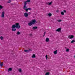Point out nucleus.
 I'll return each mask as SVG.
<instances>
[{
    "label": "nucleus",
    "mask_w": 75,
    "mask_h": 75,
    "mask_svg": "<svg viewBox=\"0 0 75 75\" xmlns=\"http://www.w3.org/2000/svg\"><path fill=\"white\" fill-rule=\"evenodd\" d=\"M74 36L73 35H69L68 36V38L69 39H72V38H74Z\"/></svg>",
    "instance_id": "nucleus-3"
},
{
    "label": "nucleus",
    "mask_w": 75,
    "mask_h": 75,
    "mask_svg": "<svg viewBox=\"0 0 75 75\" xmlns=\"http://www.w3.org/2000/svg\"><path fill=\"white\" fill-rule=\"evenodd\" d=\"M16 25H12V28H15V27L16 28H18V29H20V25H19V23H16Z\"/></svg>",
    "instance_id": "nucleus-1"
},
{
    "label": "nucleus",
    "mask_w": 75,
    "mask_h": 75,
    "mask_svg": "<svg viewBox=\"0 0 75 75\" xmlns=\"http://www.w3.org/2000/svg\"><path fill=\"white\" fill-rule=\"evenodd\" d=\"M31 10V8H27L26 9V12H27V11H28V10Z\"/></svg>",
    "instance_id": "nucleus-14"
},
{
    "label": "nucleus",
    "mask_w": 75,
    "mask_h": 75,
    "mask_svg": "<svg viewBox=\"0 0 75 75\" xmlns=\"http://www.w3.org/2000/svg\"><path fill=\"white\" fill-rule=\"evenodd\" d=\"M16 28H12V31H16Z\"/></svg>",
    "instance_id": "nucleus-16"
},
{
    "label": "nucleus",
    "mask_w": 75,
    "mask_h": 75,
    "mask_svg": "<svg viewBox=\"0 0 75 75\" xmlns=\"http://www.w3.org/2000/svg\"><path fill=\"white\" fill-rule=\"evenodd\" d=\"M0 66H1V67L3 66V63L0 62Z\"/></svg>",
    "instance_id": "nucleus-21"
},
{
    "label": "nucleus",
    "mask_w": 75,
    "mask_h": 75,
    "mask_svg": "<svg viewBox=\"0 0 75 75\" xmlns=\"http://www.w3.org/2000/svg\"><path fill=\"white\" fill-rule=\"evenodd\" d=\"M45 57L46 58V59H47V58H48V55H46Z\"/></svg>",
    "instance_id": "nucleus-29"
},
{
    "label": "nucleus",
    "mask_w": 75,
    "mask_h": 75,
    "mask_svg": "<svg viewBox=\"0 0 75 75\" xmlns=\"http://www.w3.org/2000/svg\"><path fill=\"white\" fill-rule=\"evenodd\" d=\"M29 36H32V34H29Z\"/></svg>",
    "instance_id": "nucleus-34"
},
{
    "label": "nucleus",
    "mask_w": 75,
    "mask_h": 75,
    "mask_svg": "<svg viewBox=\"0 0 75 75\" xmlns=\"http://www.w3.org/2000/svg\"><path fill=\"white\" fill-rule=\"evenodd\" d=\"M4 11H3L1 15V17L2 18L4 17V14H5Z\"/></svg>",
    "instance_id": "nucleus-4"
},
{
    "label": "nucleus",
    "mask_w": 75,
    "mask_h": 75,
    "mask_svg": "<svg viewBox=\"0 0 75 75\" xmlns=\"http://www.w3.org/2000/svg\"><path fill=\"white\" fill-rule=\"evenodd\" d=\"M33 24L31 22L28 23V25L29 26H31V25H33Z\"/></svg>",
    "instance_id": "nucleus-9"
},
{
    "label": "nucleus",
    "mask_w": 75,
    "mask_h": 75,
    "mask_svg": "<svg viewBox=\"0 0 75 75\" xmlns=\"http://www.w3.org/2000/svg\"><path fill=\"white\" fill-rule=\"evenodd\" d=\"M38 28V27L37 26H35L33 27V30H36V29H37Z\"/></svg>",
    "instance_id": "nucleus-11"
},
{
    "label": "nucleus",
    "mask_w": 75,
    "mask_h": 75,
    "mask_svg": "<svg viewBox=\"0 0 75 75\" xmlns=\"http://www.w3.org/2000/svg\"><path fill=\"white\" fill-rule=\"evenodd\" d=\"M4 7L2 6L1 5H0V10H1L2 8H3Z\"/></svg>",
    "instance_id": "nucleus-19"
},
{
    "label": "nucleus",
    "mask_w": 75,
    "mask_h": 75,
    "mask_svg": "<svg viewBox=\"0 0 75 75\" xmlns=\"http://www.w3.org/2000/svg\"><path fill=\"white\" fill-rule=\"evenodd\" d=\"M57 21H58V22L59 23H60V22H61V21H62V20H57Z\"/></svg>",
    "instance_id": "nucleus-26"
},
{
    "label": "nucleus",
    "mask_w": 75,
    "mask_h": 75,
    "mask_svg": "<svg viewBox=\"0 0 75 75\" xmlns=\"http://www.w3.org/2000/svg\"><path fill=\"white\" fill-rule=\"evenodd\" d=\"M49 74H50V73H49V72H47V73L46 74H45V75H49Z\"/></svg>",
    "instance_id": "nucleus-31"
},
{
    "label": "nucleus",
    "mask_w": 75,
    "mask_h": 75,
    "mask_svg": "<svg viewBox=\"0 0 75 75\" xmlns=\"http://www.w3.org/2000/svg\"><path fill=\"white\" fill-rule=\"evenodd\" d=\"M21 33H20V32L19 31H17L16 33V34H17V35H20Z\"/></svg>",
    "instance_id": "nucleus-18"
},
{
    "label": "nucleus",
    "mask_w": 75,
    "mask_h": 75,
    "mask_svg": "<svg viewBox=\"0 0 75 75\" xmlns=\"http://www.w3.org/2000/svg\"><path fill=\"white\" fill-rule=\"evenodd\" d=\"M45 41L46 42H48L49 41H50V40L49 39V38H47L46 39Z\"/></svg>",
    "instance_id": "nucleus-15"
},
{
    "label": "nucleus",
    "mask_w": 75,
    "mask_h": 75,
    "mask_svg": "<svg viewBox=\"0 0 75 75\" xmlns=\"http://www.w3.org/2000/svg\"><path fill=\"white\" fill-rule=\"evenodd\" d=\"M61 14L63 16L64 15V12H61Z\"/></svg>",
    "instance_id": "nucleus-25"
},
{
    "label": "nucleus",
    "mask_w": 75,
    "mask_h": 75,
    "mask_svg": "<svg viewBox=\"0 0 75 75\" xmlns=\"http://www.w3.org/2000/svg\"><path fill=\"white\" fill-rule=\"evenodd\" d=\"M4 38L2 36H1L0 37V39H1V40H3Z\"/></svg>",
    "instance_id": "nucleus-20"
},
{
    "label": "nucleus",
    "mask_w": 75,
    "mask_h": 75,
    "mask_svg": "<svg viewBox=\"0 0 75 75\" xmlns=\"http://www.w3.org/2000/svg\"><path fill=\"white\" fill-rule=\"evenodd\" d=\"M59 12V11L58 10H57V11H56L57 13H58Z\"/></svg>",
    "instance_id": "nucleus-36"
},
{
    "label": "nucleus",
    "mask_w": 75,
    "mask_h": 75,
    "mask_svg": "<svg viewBox=\"0 0 75 75\" xmlns=\"http://www.w3.org/2000/svg\"><path fill=\"white\" fill-rule=\"evenodd\" d=\"M75 40H73L71 41V43H74V42H75Z\"/></svg>",
    "instance_id": "nucleus-28"
},
{
    "label": "nucleus",
    "mask_w": 75,
    "mask_h": 75,
    "mask_svg": "<svg viewBox=\"0 0 75 75\" xmlns=\"http://www.w3.org/2000/svg\"><path fill=\"white\" fill-rule=\"evenodd\" d=\"M11 2V0H8V1H7V3H9Z\"/></svg>",
    "instance_id": "nucleus-27"
},
{
    "label": "nucleus",
    "mask_w": 75,
    "mask_h": 75,
    "mask_svg": "<svg viewBox=\"0 0 75 75\" xmlns=\"http://www.w3.org/2000/svg\"><path fill=\"white\" fill-rule=\"evenodd\" d=\"M26 2V3H29V2H30V0H27Z\"/></svg>",
    "instance_id": "nucleus-24"
},
{
    "label": "nucleus",
    "mask_w": 75,
    "mask_h": 75,
    "mask_svg": "<svg viewBox=\"0 0 75 75\" xmlns=\"http://www.w3.org/2000/svg\"><path fill=\"white\" fill-rule=\"evenodd\" d=\"M63 11L64 13H67V11L65 10H64Z\"/></svg>",
    "instance_id": "nucleus-33"
},
{
    "label": "nucleus",
    "mask_w": 75,
    "mask_h": 75,
    "mask_svg": "<svg viewBox=\"0 0 75 75\" xmlns=\"http://www.w3.org/2000/svg\"><path fill=\"white\" fill-rule=\"evenodd\" d=\"M12 71V68H9L8 70V72H9V71Z\"/></svg>",
    "instance_id": "nucleus-10"
},
{
    "label": "nucleus",
    "mask_w": 75,
    "mask_h": 75,
    "mask_svg": "<svg viewBox=\"0 0 75 75\" xmlns=\"http://www.w3.org/2000/svg\"><path fill=\"white\" fill-rule=\"evenodd\" d=\"M35 54H33L32 57V58H35Z\"/></svg>",
    "instance_id": "nucleus-17"
},
{
    "label": "nucleus",
    "mask_w": 75,
    "mask_h": 75,
    "mask_svg": "<svg viewBox=\"0 0 75 75\" xmlns=\"http://www.w3.org/2000/svg\"><path fill=\"white\" fill-rule=\"evenodd\" d=\"M52 1L50 3H49V2L47 3V4H48V6H50V5H51V4H52Z\"/></svg>",
    "instance_id": "nucleus-12"
},
{
    "label": "nucleus",
    "mask_w": 75,
    "mask_h": 75,
    "mask_svg": "<svg viewBox=\"0 0 75 75\" xmlns=\"http://www.w3.org/2000/svg\"><path fill=\"white\" fill-rule=\"evenodd\" d=\"M61 28H59L56 30V31L57 32H59V31H61Z\"/></svg>",
    "instance_id": "nucleus-8"
},
{
    "label": "nucleus",
    "mask_w": 75,
    "mask_h": 75,
    "mask_svg": "<svg viewBox=\"0 0 75 75\" xmlns=\"http://www.w3.org/2000/svg\"><path fill=\"white\" fill-rule=\"evenodd\" d=\"M30 51H31V49H29V50H24V52H25L28 53L29 52H30Z\"/></svg>",
    "instance_id": "nucleus-7"
},
{
    "label": "nucleus",
    "mask_w": 75,
    "mask_h": 75,
    "mask_svg": "<svg viewBox=\"0 0 75 75\" xmlns=\"http://www.w3.org/2000/svg\"><path fill=\"white\" fill-rule=\"evenodd\" d=\"M74 41H75V40H74Z\"/></svg>",
    "instance_id": "nucleus-37"
},
{
    "label": "nucleus",
    "mask_w": 75,
    "mask_h": 75,
    "mask_svg": "<svg viewBox=\"0 0 75 75\" xmlns=\"http://www.w3.org/2000/svg\"><path fill=\"white\" fill-rule=\"evenodd\" d=\"M24 16L25 17H27L28 16V13H24Z\"/></svg>",
    "instance_id": "nucleus-5"
},
{
    "label": "nucleus",
    "mask_w": 75,
    "mask_h": 75,
    "mask_svg": "<svg viewBox=\"0 0 75 75\" xmlns=\"http://www.w3.org/2000/svg\"><path fill=\"white\" fill-rule=\"evenodd\" d=\"M46 33L45 32L44 33V35H43V37H44V36H45V33Z\"/></svg>",
    "instance_id": "nucleus-32"
},
{
    "label": "nucleus",
    "mask_w": 75,
    "mask_h": 75,
    "mask_svg": "<svg viewBox=\"0 0 75 75\" xmlns=\"http://www.w3.org/2000/svg\"><path fill=\"white\" fill-rule=\"evenodd\" d=\"M27 3H26V1H25L24 2V6H23V9L26 11V10H27V7L26 6V5H27Z\"/></svg>",
    "instance_id": "nucleus-2"
},
{
    "label": "nucleus",
    "mask_w": 75,
    "mask_h": 75,
    "mask_svg": "<svg viewBox=\"0 0 75 75\" xmlns=\"http://www.w3.org/2000/svg\"><path fill=\"white\" fill-rule=\"evenodd\" d=\"M33 24H34L36 22V21L35 19H34L33 20H32L31 22Z\"/></svg>",
    "instance_id": "nucleus-6"
},
{
    "label": "nucleus",
    "mask_w": 75,
    "mask_h": 75,
    "mask_svg": "<svg viewBox=\"0 0 75 75\" xmlns=\"http://www.w3.org/2000/svg\"><path fill=\"white\" fill-rule=\"evenodd\" d=\"M57 51H58L57 50H56V51H54V54H57V53L58 52Z\"/></svg>",
    "instance_id": "nucleus-13"
},
{
    "label": "nucleus",
    "mask_w": 75,
    "mask_h": 75,
    "mask_svg": "<svg viewBox=\"0 0 75 75\" xmlns=\"http://www.w3.org/2000/svg\"><path fill=\"white\" fill-rule=\"evenodd\" d=\"M69 49H68L66 50V52H69Z\"/></svg>",
    "instance_id": "nucleus-30"
},
{
    "label": "nucleus",
    "mask_w": 75,
    "mask_h": 75,
    "mask_svg": "<svg viewBox=\"0 0 75 75\" xmlns=\"http://www.w3.org/2000/svg\"><path fill=\"white\" fill-rule=\"evenodd\" d=\"M18 71L20 72H21V68H20L18 69Z\"/></svg>",
    "instance_id": "nucleus-23"
},
{
    "label": "nucleus",
    "mask_w": 75,
    "mask_h": 75,
    "mask_svg": "<svg viewBox=\"0 0 75 75\" xmlns=\"http://www.w3.org/2000/svg\"><path fill=\"white\" fill-rule=\"evenodd\" d=\"M28 14H29V15H30V14H31V12H29Z\"/></svg>",
    "instance_id": "nucleus-35"
},
{
    "label": "nucleus",
    "mask_w": 75,
    "mask_h": 75,
    "mask_svg": "<svg viewBox=\"0 0 75 75\" xmlns=\"http://www.w3.org/2000/svg\"><path fill=\"white\" fill-rule=\"evenodd\" d=\"M48 15L49 17H51V16H52V14H51V13H48Z\"/></svg>",
    "instance_id": "nucleus-22"
}]
</instances>
